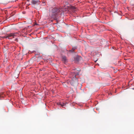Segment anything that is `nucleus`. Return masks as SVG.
<instances>
[{"label": "nucleus", "mask_w": 134, "mask_h": 134, "mask_svg": "<svg viewBox=\"0 0 134 134\" xmlns=\"http://www.w3.org/2000/svg\"><path fill=\"white\" fill-rule=\"evenodd\" d=\"M72 74L74 75H79V72H72Z\"/></svg>", "instance_id": "obj_9"}, {"label": "nucleus", "mask_w": 134, "mask_h": 134, "mask_svg": "<svg viewBox=\"0 0 134 134\" xmlns=\"http://www.w3.org/2000/svg\"><path fill=\"white\" fill-rule=\"evenodd\" d=\"M57 104L58 105H60L63 108V106L65 105V104L64 103L62 104L60 103H58Z\"/></svg>", "instance_id": "obj_8"}, {"label": "nucleus", "mask_w": 134, "mask_h": 134, "mask_svg": "<svg viewBox=\"0 0 134 134\" xmlns=\"http://www.w3.org/2000/svg\"><path fill=\"white\" fill-rule=\"evenodd\" d=\"M70 83L72 85L74 86L77 84L78 80L76 77V76H74L72 77L71 80V81Z\"/></svg>", "instance_id": "obj_3"}, {"label": "nucleus", "mask_w": 134, "mask_h": 134, "mask_svg": "<svg viewBox=\"0 0 134 134\" xmlns=\"http://www.w3.org/2000/svg\"><path fill=\"white\" fill-rule=\"evenodd\" d=\"M30 0H27V1L28 2H29L30 1Z\"/></svg>", "instance_id": "obj_12"}, {"label": "nucleus", "mask_w": 134, "mask_h": 134, "mask_svg": "<svg viewBox=\"0 0 134 134\" xmlns=\"http://www.w3.org/2000/svg\"><path fill=\"white\" fill-rule=\"evenodd\" d=\"M82 59V57L80 56L77 55L74 58V61L76 63H78L79 61Z\"/></svg>", "instance_id": "obj_4"}, {"label": "nucleus", "mask_w": 134, "mask_h": 134, "mask_svg": "<svg viewBox=\"0 0 134 134\" xmlns=\"http://www.w3.org/2000/svg\"><path fill=\"white\" fill-rule=\"evenodd\" d=\"M50 21H51V22H53V20H50Z\"/></svg>", "instance_id": "obj_11"}, {"label": "nucleus", "mask_w": 134, "mask_h": 134, "mask_svg": "<svg viewBox=\"0 0 134 134\" xmlns=\"http://www.w3.org/2000/svg\"><path fill=\"white\" fill-rule=\"evenodd\" d=\"M76 49V47H73L71 49L69 50V52H71V53L74 52V51H75V50Z\"/></svg>", "instance_id": "obj_7"}, {"label": "nucleus", "mask_w": 134, "mask_h": 134, "mask_svg": "<svg viewBox=\"0 0 134 134\" xmlns=\"http://www.w3.org/2000/svg\"><path fill=\"white\" fill-rule=\"evenodd\" d=\"M40 2V1L38 0H32L31 1V4L34 5L39 4Z\"/></svg>", "instance_id": "obj_6"}, {"label": "nucleus", "mask_w": 134, "mask_h": 134, "mask_svg": "<svg viewBox=\"0 0 134 134\" xmlns=\"http://www.w3.org/2000/svg\"><path fill=\"white\" fill-rule=\"evenodd\" d=\"M62 61L64 64H65L68 62V59L65 56H62Z\"/></svg>", "instance_id": "obj_5"}, {"label": "nucleus", "mask_w": 134, "mask_h": 134, "mask_svg": "<svg viewBox=\"0 0 134 134\" xmlns=\"http://www.w3.org/2000/svg\"><path fill=\"white\" fill-rule=\"evenodd\" d=\"M17 33H10L9 34H7L6 35L3 37H1L3 38H8L9 39H11L14 38V36L16 35Z\"/></svg>", "instance_id": "obj_2"}, {"label": "nucleus", "mask_w": 134, "mask_h": 134, "mask_svg": "<svg viewBox=\"0 0 134 134\" xmlns=\"http://www.w3.org/2000/svg\"><path fill=\"white\" fill-rule=\"evenodd\" d=\"M52 17L54 20L57 19V16L58 14L60 13V10L59 9L56 8H53L52 10Z\"/></svg>", "instance_id": "obj_1"}, {"label": "nucleus", "mask_w": 134, "mask_h": 134, "mask_svg": "<svg viewBox=\"0 0 134 134\" xmlns=\"http://www.w3.org/2000/svg\"><path fill=\"white\" fill-rule=\"evenodd\" d=\"M72 7V8L73 9H75V8L74 7Z\"/></svg>", "instance_id": "obj_10"}, {"label": "nucleus", "mask_w": 134, "mask_h": 134, "mask_svg": "<svg viewBox=\"0 0 134 134\" xmlns=\"http://www.w3.org/2000/svg\"><path fill=\"white\" fill-rule=\"evenodd\" d=\"M114 47H113L112 48H114Z\"/></svg>", "instance_id": "obj_13"}]
</instances>
